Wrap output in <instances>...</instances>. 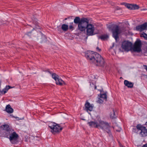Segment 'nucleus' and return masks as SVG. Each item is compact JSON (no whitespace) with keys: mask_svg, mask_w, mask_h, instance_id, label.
<instances>
[{"mask_svg":"<svg viewBox=\"0 0 147 147\" xmlns=\"http://www.w3.org/2000/svg\"><path fill=\"white\" fill-rule=\"evenodd\" d=\"M85 56L90 63L96 66L104 67L105 65L104 58L96 52L88 51L85 54Z\"/></svg>","mask_w":147,"mask_h":147,"instance_id":"f257e3e1","label":"nucleus"},{"mask_svg":"<svg viewBox=\"0 0 147 147\" xmlns=\"http://www.w3.org/2000/svg\"><path fill=\"white\" fill-rule=\"evenodd\" d=\"M108 28L109 29L111 30L113 36L117 40L119 38V34L122 32V31L120 29L119 26L114 24H111L108 26Z\"/></svg>","mask_w":147,"mask_h":147,"instance_id":"f03ea898","label":"nucleus"},{"mask_svg":"<svg viewBox=\"0 0 147 147\" xmlns=\"http://www.w3.org/2000/svg\"><path fill=\"white\" fill-rule=\"evenodd\" d=\"M86 24H84L83 26L84 27V28L81 30L80 31L83 32L85 31L86 29L87 35L88 36L93 35L94 30V27L93 25L92 24H89V20L87 19L86 21Z\"/></svg>","mask_w":147,"mask_h":147,"instance_id":"7ed1b4c3","label":"nucleus"},{"mask_svg":"<svg viewBox=\"0 0 147 147\" xmlns=\"http://www.w3.org/2000/svg\"><path fill=\"white\" fill-rule=\"evenodd\" d=\"M98 123L99 128L102 129L105 133L107 132L109 134L111 133V126L107 122L100 120Z\"/></svg>","mask_w":147,"mask_h":147,"instance_id":"20e7f679","label":"nucleus"},{"mask_svg":"<svg viewBox=\"0 0 147 147\" xmlns=\"http://www.w3.org/2000/svg\"><path fill=\"white\" fill-rule=\"evenodd\" d=\"M87 19V18H84L80 19L78 17H76L74 19V22L76 24H78V28L80 31L84 28V27L83 26L84 24H86Z\"/></svg>","mask_w":147,"mask_h":147,"instance_id":"39448f33","label":"nucleus"},{"mask_svg":"<svg viewBox=\"0 0 147 147\" xmlns=\"http://www.w3.org/2000/svg\"><path fill=\"white\" fill-rule=\"evenodd\" d=\"M49 127L51 129V131L54 134L59 132L63 129L59 125L53 122L50 123L49 125Z\"/></svg>","mask_w":147,"mask_h":147,"instance_id":"423d86ee","label":"nucleus"},{"mask_svg":"<svg viewBox=\"0 0 147 147\" xmlns=\"http://www.w3.org/2000/svg\"><path fill=\"white\" fill-rule=\"evenodd\" d=\"M9 136V138L11 143L13 144H16L18 141V139L19 137L18 134L13 131L9 134V133H6V134H4V136L8 138Z\"/></svg>","mask_w":147,"mask_h":147,"instance_id":"0eeeda50","label":"nucleus"},{"mask_svg":"<svg viewBox=\"0 0 147 147\" xmlns=\"http://www.w3.org/2000/svg\"><path fill=\"white\" fill-rule=\"evenodd\" d=\"M142 43L140 40H137L135 42L134 45L131 50L137 53H140L142 51Z\"/></svg>","mask_w":147,"mask_h":147,"instance_id":"6e6552de","label":"nucleus"},{"mask_svg":"<svg viewBox=\"0 0 147 147\" xmlns=\"http://www.w3.org/2000/svg\"><path fill=\"white\" fill-rule=\"evenodd\" d=\"M132 46V43L128 41H124L122 42L121 47L125 51H129Z\"/></svg>","mask_w":147,"mask_h":147,"instance_id":"1a4fd4ad","label":"nucleus"},{"mask_svg":"<svg viewBox=\"0 0 147 147\" xmlns=\"http://www.w3.org/2000/svg\"><path fill=\"white\" fill-rule=\"evenodd\" d=\"M121 4L124 5L125 7L130 10L137 9L140 8L139 6L136 4H128L125 3H121Z\"/></svg>","mask_w":147,"mask_h":147,"instance_id":"9d476101","label":"nucleus"},{"mask_svg":"<svg viewBox=\"0 0 147 147\" xmlns=\"http://www.w3.org/2000/svg\"><path fill=\"white\" fill-rule=\"evenodd\" d=\"M0 128L1 130H5L6 131L5 132V134H6V133H9V134H10L13 131V130L7 124L1 125L0 127Z\"/></svg>","mask_w":147,"mask_h":147,"instance_id":"9b49d317","label":"nucleus"},{"mask_svg":"<svg viewBox=\"0 0 147 147\" xmlns=\"http://www.w3.org/2000/svg\"><path fill=\"white\" fill-rule=\"evenodd\" d=\"M52 76L56 81V83L57 85H61L64 83V82L60 78L57 74H52Z\"/></svg>","mask_w":147,"mask_h":147,"instance_id":"f8f14e48","label":"nucleus"},{"mask_svg":"<svg viewBox=\"0 0 147 147\" xmlns=\"http://www.w3.org/2000/svg\"><path fill=\"white\" fill-rule=\"evenodd\" d=\"M147 30V22H145L143 24L137 26L136 27V30L137 31L141 32Z\"/></svg>","mask_w":147,"mask_h":147,"instance_id":"ddd939ff","label":"nucleus"},{"mask_svg":"<svg viewBox=\"0 0 147 147\" xmlns=\"http://www.w3.org/2000/svg\"><path fill=\"white\" fill-rule=\"evenodd\" d=\"M88 124L90 127L99 128V123L96 122L91 121L88 122Z\"/></svg>","mask_w":147,"mask_h":147,"instance_id":"4468645a","label":"nucleus"},{"mask_svg":"<svg viewBox=\"0 0 147 147\" xmlns=\"http://www.w3.org/2000/svg\"><path fill=\"white\" fill-rule=\"evenodd\" d=\"M13 88V87H11L9 85L6 86L2 90H0V95H2L5 94L7 92L9 89L12 88Z\"/></svg>","mask_w":147,"mask_h":147,"instance_id":"2eb2a0df","label":"nucleus"},{"mask_svg":"<svg viewBox=\"0 0 147 147\" xmlns=\"http://www.w3.org/2000/svg\"><path fill=\"white\" fill-rule=\"evenodd\" d=\"M85 109L87 111H92L93 106L91 105L89 102H87L85 105Z\"/></svg>","mask_w":147,"mask_h":147,"instance_id":"dca6fc26","label":"nucleus"},{"mask_svg":"<svg viewBox=\"0 0 147 147\" xmlns=\"http://www.w3.org/2000/svg\"><path fill=\"white\" fill-rule=\"evenodd\" d=\"M124 83L125 86L128 88H131L133 87L134 83L129 82L128 80H124Z\"/></svg>","mask_w":147,"mask_h":147,"instance_id":"f3484780","label":"nucleus"},{"mask_svg":"<svg viewBox=\"0 0 147 147\" xmlns=\"http://www.w3.org/2000/svg\"><path fill=\"white\" fill-rule=\"evenodd\" d=\"M5 110L7 112L9 113H11L13 112V109L9 105H7Z\"/></svg>","mask_w":147,"mask_h":147,"instance_id":"a211bd4d","label":"nucleus"},{"mask_svg":"<svg viewBox=\"0 0 147 147\" xmlns=\"http://www.w3.org/2000/svg\"><path fill=\"white\" fill-rule=\"evenodd\" d=\"M61 28L64 31H67L68 28V26L67 24H63L61 26Z\"/></svg>","mask_w":147,"mask_h":147,"instance_id":"6ab92c4d","label":"nucleus"},{"mask_svg":"<svg viewBox=\"0 0 147 147\" xmlns=\"http://www.w3.org/2000/svg\"><path fill=\"white\" fill-rule=\"evenodd\" d=\"M108 37V36L107 35H102L100 36L99 38L102 40H105Z\"/></svg>","mask_w":147,"mask_h":147,"instance_id":"aec40b11","label":"nucleus"},{"mask_svg":"<svg viewBox=\"0 0 147 147\" xmlns=\"http://www.w3.org/2000/svg\"><path fill=\"white\" fill-rule=\"evenodd\" d=\"M100 97L103 100L105 99L106 100L107 99V95L105 93L101 94Z\"/></svg>","mask_w":147,"mask_h":147,"instance_id":"412c9836","label":"nucleus"},{"mask_svg":"<svg viewBox=\"0 0 147 147\" xmlns=\"http://www.w3.org/2000/svg\"><path fill=\"white\" fill-rule=\"evenodd\" d=\"M52 69H45V70L44 71L46 73H47L49 74H55L52 71Z\"/></svg>","mask_w":147,"mask_h":147,"instance_id":"4be33fe9","label":"nucleus"},{"mask_svg":"<svg viewBox=\"0 0 147 147\" xmlns=\"http://www.w3.org/2000/svg\"><path fill=\"white\" fill-rule=\"evenodd\" d=\"M103 99L101 98L100 97L98 98V100L97 101V102L99 103H102L103 101Z\"/></svg>","mask_w":147,"mask_h":147,"instance_id":"5701e85b","label":"nucleus"},{"mask_svg":"<svg viewBox=\"0 0 147 147\" xmlns=\"http://www.w3.org/2000/svg\"><path fill=\"white\" fill-rule=\"evenodd\" d=\"M73 22L70 23L69 26V29L70 30H73L74 29V27L73 26Z\"/></svg>","mask_w":147,"mask_h":147,"instance_id":"b1692460","label":"nucleus"},{"mask_svg":"<svg viewBox=\"0 0 147 147\" xmlns=\"http://www.w3.org/2000/svg\"><path fill=\"white\" fill-rule=\"evenodd\" d=\"M142 34L143 35L142 36L145 39L147 40V34L144 32V33Z\"/></svg>","mask_w":147,"mask_h":147,"instance_id":"393cba45","label":"nucleus"},{"mask_svg":"<svg viewBox=\"0 0 147 147\" xmlns=\"http://www.w3.org/2000/svg\"><path fill=\"white\" fill-rule=\"evenodd\" d=\"M35 25L36 26V28L37 29H40V27L38 25V22H35Z\"/></svg>","mask_w":147,"mask_h":147,"instance_id":"a878e982","label":"nucleus"},{"mask_svg":"<svg viewBox=\"0 0 147 147\" xmlns=\"http://www.w3.org/2000/svg\"><path fill=\"white\" fill-rule=\"evenodd\" d=\"M31 32H32L31 31L28 32H27V33H26V34L28 36H29L30 37L31 36Z\"/></svg>","mask_w":147,"mask_h":147,"instance_id":"bb28decb","label":"nucleus"},{"mask_svg":"<svg viewBox=\"0 0 147 147\" xmlns=\"http://www.w3.org/2000/svg\"><path fill=\"white\" fill-rule=\"evenodd\" d=\"M96 51L97 52H100L101 50V49L99 48L98 47H96Z\"/></svg>","mask_w":147,"mask_h":147,"instance_id":"cd10ccee","label":"nucleus"},{"mask_svg":"<svg viewBox=\"0 0 147 147\" xmlns=\"http://www.w3.org/2000/svg\"><path fill=\"white\" fill-rule=\"evenodd\" d=\"M144 69L146 70L147 71V65H143Z\"/></svg>","mask_w":147,"mask_h":147,"instance_id":"c85d7f7f","label":"nucleus"},{"mask_svg":"<svg viewBox=\"0 0 147 147\" xmlns=\"http://www.w3.org/2000/svg\"><path fill=\"white\" fill-rule=\"evenodd\" d=\"M142 147H147V143L144 145Z\"/></svg>","mask_w":147,"mask_h":147,"instance_id":"c756f323","label":"nucleus"},{"mask_svg":"<svg viewBox=\"0 0 147 147\" xmlns=\"http://www.w3.org/2000/svg\"><path fill=\"white\" fill-rule=\"evenodd\" d=\"M143 76L145 78H147V75L144 74Z\"/></svg>","mask_w":147,"mask_h":147,"instance_id":"7c9ffc66","label":"nucleus"},{"mask_svg":"<svg viewBox=\"0 0 147 147\" xmlns=\"http://www.w3.org/2000/svg\"><path fill=\"white\" fill-rule=\"evenodd\" d=\"M113 111V113L114 115L115 116V112H114V110Z\"/></svg>","mask_w":147,"mask_h":147,"instance_id":"2f4dec72","label":"nucleus"},{"mask_svg":"<svg viewBox=\"0 0 147 147\" xmlns=\"http://www.w3.org/2000/svg\"><path fill=\"white\" fill-rule=\"evenodd\" d=\"M120 146H121V147H123V146L122 145H120Z\"/></svg>","mask_w":147,"mask_h":147,"instance_id":"473e14b6","label":"nucleus"},{"mask_svg":"<svg viewBox=\"0 0 147 147\" xmlns=\"http://www.w3.org/2000/svg\"><path fill=\"white\" fill-rule=\"evenodd\" d=\"M67 19V18H65L64 19V20H66Z\"/></svg>","mask_w":147,"mask_h":147,"instance_id":"72a5a7b5","label":"nucleus"},{"mask_svg":"<svg viewBox=\"0 0 147 147\" xmlns=\"http://www.w3.org/2000/svg\"><path fill=\"white\" fill-rule=\"evenodd\" d=\"M7 22H5V23H3V24H6L7 23Z\"/></svg>","mask_w":147,"mask_h":147,"instance_id":"f704fd0d","label":"nucleus"},{"mask_svg":"<svg viewBox=\"0 0 147 147\" xmlns=\"http://www.w3.org/2000/svg\"><path fill=\"white\" fill-rule=\"evenodd\" d=\"M120 9V8L119 7V8H117V9Z\"/></svg>","mask_w":147,"mask_h":147,"instance_id":"c9c22d12","label":"nucleus"},{"mask_svg":"<svg viewBox=\"0 0 147 147\" xmlns=\"http://www.w3.org/2000/svg\"><path fill=\"white\" fill-rule=\"evenodd\" d=\"M112 117V118H114V117H114V116H113Z\"/></svg>","mask_w":147,"mask_h":147,"instance_id":"e433bc0d","label":"nucleus"},{"mask_svg":"<svg viewBox=\"0 0 147 147\" xmlns=\"http://www.w3.org/2000/svg\"><path fill=\"white\" fill-rule=\"evenodd\" d=\"M117 131H120L119 130H117Z\"/></svg>","mask_w":147,"mask_h":147,"instance_id":"4c0bfd02","label":"nucleus"},{"mask_svg":"<svg viewBox=\"0 0 147 147\" xmlns=\"http://www.w3.org/2000/svg\"><path fill=\"white\" fill-rule=\"evenodd\" d=\"M96 88V86H95V88Z\"/></svg>","mask_w":147,"mask_h":147,"instance_id":"58836bf2","label":"nucleus"},{"mask_svg":"<svg viewBox=\"0 0 147 147\" xmlns=\"http://www.w3.org/2000/svg\"><path fill=\"white\" fill-rule=\"evenodd\" d=\"M34 29V28H33V29H32V30H33Z\"/></svg>","mask_w":147,"mask_h":147,"instance_id":"ea45409f","label":"nucleus"}]
</instances>
